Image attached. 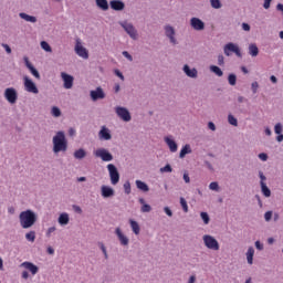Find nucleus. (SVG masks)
<instances>
[{
  "instance_id": "nucleus-40",
  "label": "nucleus",
  "mask_w": 283,
  "mask_h": 283,
  "mask_svg": "<svg viewBox=\"0 0 283 283\" xmlns=\"http://www.w3.org/2000/svg\"><path fill=\"white\" fill-rule=\"evenodd\" d=\"M237 81H238V77L235 76V74H230L229 76H228V83H229V85H235V83H237Z\"/></svg>"
},
{
  "instance_id": "nucleus-56",
  "label": "nucleus",
  "mask_w": 283,
  "mask_h": 283,
  "mask_svg": "<svg viewBox=\"0 0 283 283\" xmlns=\"http://www.w3.org/2000/svg\"><path fill=\"white\" fill-rule=\"evenodd\" d=\"M271 1H273V0H264L263 8L265 10H269V8H271Z\"/></svg>"
},
{
  "instance_id": "nucleus-8",
  "label": "nucleus",
  "mask_w": 283,
  "mask_h": 283,
  "mask_svg": "<svg viewBox=\"0 0 283 283\" xmlns=\"http://www.w3.org/2000/svg\"><path fill=\"white\" fill-rule=\"evenodd\" d=\"M223 52L226 56H231V52H233L238 56H242V53L240 52V48L231 42L224 45Z\"/></svg>"
},
{
  "instance_id": "nucleus-51",
  "label": "nucleus",
  "mask_w": 283,
  "mask_h": 283,
  "mask_svg": "<svg viewBox=\"0 0 283 283\" xmlns=\"http://www.w3.org/2000/svg\"><path fill=\"white\" fill-rule=\"evenodd\" d=\"M54 231H56V227L49 228L46 231V238H50V235H52V233H54Z\"/></svg>"
},
{
  "instance_id": "nucleus-54",
  "label": "nucleus",
  "mask_w": 283,
  "mask_h": 283,
  "mask_svg": "<svg viewBox=\"0 0 283 283\" xmlns=\"http://www.w3.org/2000/svg\"><path fill=\"white\" fill-rule=\"evenodd\" d=\"M264 218H265V221L269 222V220H271V218H273V212H271V211L265 212Z\"/></svg>"
},
{
  "instance_id": "nucleus-57",
  "label": "nucleus",
  "mask_w": 283,
  "mask_h": 283,
  "mask_svg": "<svg viewBox=\"0 0 283 283\" xmlns=\"http://www.w3.org/2000/svg\"><path fill=\"white\" fill-rule=\"evenodd\" d=\"M164 211H165L166 214L169 216V218H171V216H174V212H171V209H169V207H165Z\"/></svg>"
},
{
  "instance_id": "nucleus-26",
  "label": "nucleus",
  "mask_w": 283,
  "mask_h": 283,
  "mask_svg": "<svg viewBox=\"0 0 283 283\" xmlns=\"http://www.w3.org/2000/svg\"><path fill=\"white\" fill-rule=\"evenodd\" d=\"M129 223H130V228L133 230V233H135V235H138L140 233V226L138 224V222L130 219Z\"/></svg>"
},
{
  "instance_id": "nucleus-31",
  "label": "nucleus",
  "mask_w": 283,
  "mask_h": 283,
  "mask_svg": "<svg viewBox=\"0 0 283 283\" xmlns=\"http://www.w3.org/2000/svg\"><path fill=\"white\" fill-rule=\"evenodd\" d=\"M139 202L142 206V213H149V211H151V206L145 203V199L140 198Z\"/></svg>"
},
{
  "instance_id": "nucleus-15",
  "label": "nucleus",
  "mask_w": 283,
  "mask_h": 283,
  "mask_svg": "<svg viewBox=\"0 0 283 283\" xmlns=\"http://www.w3.org/2000/svg\"><path fill=\"white\" fill-rule=\"evenodd\" d=\"M23 61L28 70H30L31 74L36 78H41V74H39V71L36 69H34V65H32V63L30 62V59L28 56H24Z\"/></svg>"
},
{
  "instance_id": "nucleus-25",
  "label": "nucleus",
  "mask_w": 283,
  "mask_h": 283,
  "mask_svg": "<svg viewBox=\"0 0 283 283\" xmlns=\"http://www.w3.org/2000/svg\"><path fill=\"white\" fill-rule=\"evenodd\" d=\"M85 156H87V153L83 148H80L74 151V158H76V160H83Z\"/></svg>"
},
{
  "instance_id": "nucleus-28",
  "label": "nucleus",
  "mask_w": 283,
  "mask_h": 283,
  "mask_svg": "<svg viewBox=\"0 0 283 283\" xmlns=\"http://www.w3.org/2000/svg\"><path fill=\"white\" fill-rule=\"evenodd\" d=\"M258 54H260V49H258V45L250 44L249 45V55L250 56H258Z\"/></svg>"
},
{
  "instance_id": "nucleus-21",
  "label": "nucleus",
  "mask_w": 283,
  "mask_h": 283,
  "mask_svg": "<svg viewBox=\"0 0 283 283\" xmlns=\"http://www.w3.org/2000/svg\"><path fill=\"white\" fill-rule=\"evenodd\" d=\"M165 30H166V36H168L170 42H172L174 45H176V38H175L176 31L171 27H166Z\"/></svg>"
},
{
  "instance_id": "nucleus-59",
  "label": "nucleus",
  "mask_w": 283,
  "mask_h": 283,
  "mask_svg": "<svg viewBox=\"0 0 283 283\" xmlns=\"http://www.w3.org/2000/svg\"><path fill=\"white\" fill-rule=\"evenodd\" d=\"M123 56H125L126 59H128V61H133L132 54H129V52L124 51L123 52Z\"/></svg>"
},
{
  "instance_id": "nucleus-52",
  "label": "nucleus",
  "mask_w": 283,
  "mask_h": 283,
  "mask_svg": "<svg viewBox=\"0 0 283 283\" xmlns=\"http://www.w3.org/2000/svg\"><path fill=\"white\" fill-rule=\"evenodd\" d=\"M2 48L6 50L7 54H12V49L10 45L2 43Z\"/></svg>"
},
{
  "instance_id": "nucleus-16",
  "label": "nucleus",
  "mask_w": 283,
  "mask_h": 283,
  "mask_svg": "<svg viewBox=\"0 0 283 283\" xmlns=\"http://www.w3.org/2000/svg\"><path fill=\"white\" fill-rule=\"evenodd\" d=\"M98 137L101 140H112V133H109V128L102 126Z\"/></svg>"
},
{
  "instance_id": "nucleus-61",
  "label": "nucleus",
  "mask_w": 283,
  "mask_h": 283,
  "mask_svg": "<svg viewBox=\"0 0 283 283\" xmlns=\"http://www.w3.org/2000/svg\"><path fill=\"white\" fill-rule=\"evenodd\" d=\"M184 180L187 184L191 182V179L189 178V174H187V172L184 174Z\"/></svg>"
},
{
  "instance_id": "nucleus-4",
  "label": "nucleus",
  "mask_w": 283,
  "mask_h": 283,
  "mask_svg": "<svg viewBox=\"0 0 283 283\" xmlns=\"http://www.w3.org/2000/svg\"><path fill=\"white\" fill-rule=\"evenodd\" d=\"M94 156H96V158H101L104 163H112V160H114L112 153L105 148H98L95 150Z\"/></svg>"
},
{
  "instance_id": "nucleus-6",
  "label": "nucleus",
  "mask_w": 283,
  "mask_h": 283,
  "mask_svg": "<svg viewBox=\"0 0 283 283\" xmlns=\"http://www.w3.org/2000/svg\"><path fill=\"white\" fill-rule=\"evenodd\" d=\"M4 98L10 103L11 105H14L19 98V94L17 93V90L14 87L6 88L4 91Z\"/></svg>"
},
{
  "instance_id": "nucleus-7",
  "label": "nucleus",
  "mask_w": 283,
  "mask_h": 283,
  "mask_svg": "<svg viewBox=\"0 0 283 283\" xmlns=\"http://www.w3.org/2000/svg\"><path fill=\"white\" fill-rule=\"evenodd\" d=\"M120 25L122 28H124L125 32H127V34L130 36V39H134V41L138 39V31H136V28H134L132 23L125 21L122 22Z\"/></svg>"
},
{
  "instance_id": "nucleus-30",
  "label": "nucleus",
  "mask_w": 283,
  "mask_h": 283,
  "mask_svg": "<svg viewBox=\"0 0 283 283\" xmlns=\"http://www.w3.org/2000/svg\"><path fill=\"white\" fill-rule=\"evenodd\" d=\"M136 187L140 191H145V192L149 191V186H147V184H145V181L136 180Z\"/></svg>"
},
{
  "instance_id": "nucleus-43",
  "label": "nucleus",
  "mask_w": 283,
  "mask_h": 283,
  "mask_svg": "<svg viewBox=\"0 0 283 283\" xmlns=\"http://www.w3.org/2000/svg\"><path fill=\"white\" fill-rule=\"evenodd\" d=\"M200 216H201V219L203 220V224H209V222H210V218H209V213H207V212H201L200 213Z\"/></svg>"
},
{
  "instance_id": "nucleus-29",
  "label": "nucleus",
  "mask_w": 283,
  "mask_h": 283,
  "mask_svg": "<svg viewBox=\"0 0 283 283\" xmlns=\"http://www.w3.org/2000/svg\"><path fill=\"white\" fill-rule=\"evenodd\" d=\"M253 255H255V250L250 247L247 252L248 264H253Z\"/></svg>"
},
{
  "instance_id": "nucleus-35",
  "label": "nucleus",
  "mask_w": 283,
  "mask_h": 283,
  "mask_svg": "<svg viewBox=\"0 0 283 283\" xmlns=\"http://www.w3.org/2000/svg\"><path fill=\"white\" fill-rule=\"evenodd\" d=\"M210 72H213V74H216V76H223V74H224L222 72V70L217 65H211L210 66Z\"/></svg>"
},
{
  "instance_id": "nucleus-19",
  "label": "nucleus",
  "mask_w": 283,
  "mask_h": 283,
  "mask_svg": "<svg viewBox=\"0 0 283 283\" xmlns=\"http://www.w3.org/2000/svg\"><path fill=\"white\" fill-rule=\"evenodd\" d=\"M111 8L116 11L125 10V3L120 0H113L111 1Z\"/></svg>"
},
{
  "instance_id": "nucleus-34",
  "label": "nucleus",
  "mask_w": 283,
  "mask_h": 283,
  "mask_svg": "<svg viewBox=\"0 0 283 283\" xmlns=\"http://www.w3.org/2000/svg\"><path fill=\"white\" fill-rule=\"evenodd\" d=\"M59 222L60 224H69L70 222V216L67 213H62L60 217H59Z\"/></svg>"
},
{
  "instance_id": "nucleus-22",
  "label": "nucleus",
  "mask_w": 283,
  "mask_h": 283,
  "mask_svg": "<svg viewBox=\"0 0 283 283\" xmlns=\"http://www.w3.org/2000/svg\"><path fill=\"white\" fill-rule=\"evenodd\" d=\"M103 198H112L114 196V190L109 186H102Z\"/></svg>"
},
{
  "instance_id": "nucleus-64",
  "label": "nucleus",
  "mask_w": 283,
  "mask_h": 283,
  "mask_svg": "<svg viewBox=\"0 0 283 283\" xmlns=\"http://www.w3.org/2000/svg\"><path fill=\"white\" fill-rule=\"evenodd\" d=\"M255 247H256V249H259V251H262L264 249V247L262 244H260V241L255 242Z\"/></svg>"
},
{
  "instance_id": "nucleus-38",
  "label": "nucleus",
  "mask_w": 283,
  "mask_h": 283,
  "mask_svg": "<svg viewBox=\"0 0 283 283\" xmlns=\"http://www.w3.org/2000/svg\"><path fill=\"white\" fill-rule=\"evenodd\" d=\"M180 205H181V207L184 209V212L188 213L189 212V206L187 205V200H185L184 197L180 198Z\"/></svg>"
},
{
  "instance_id": "nucleus-42",
  "label": "nucleus",
  "mask_w": 283,
  "mask_h": 283,
  "mask_svg": "<svg viewBox=\"0 0 283 283\" xmlns=\"http://www.w3.org/2000/svg\"><path fill=\"white\" fill-rule=\"evenodd\" d=\"M41 48L44 50V52H52V46H50V44L45 41L41 42Z\"/></svg>"
},
{
  "instance_id": "nucleus-24",
  "label": "nucleus",
  "mask_w": 283,
  "mask_h": 283,
  "mask_svg": "<svg viewBox=\"0 0 283 283\" xmlns=\"http://www.w3.org/2000/svg\"><path fill=\"white\" fill-rule=\"evenodd\" d=\"M20 19H23L24 21H28L29 23H36V17L29 15L28 13L21 12L19 14Z\"/></svg>"
},
{
  "instance_id": "nucleus-1",
  "label": "nucleus",
  "mask_w": 283,
  "mask_h": 283,
  "mask_svg": "<svg viewBox=\"0 0 283 283\" xmlns=\"http://www.w3.org/2000/svg\"><path fill=\"white\" fill-rule=\"evenodd\" d=\"M19 220L22 229H30L36 224V213H34L32 210L22 211L19 214Z\"/></svg>"
},
{
  "instance_id": "nucleus-46",
  "label": "nucleus",
  "mask_w": 283,
  "mask_h": 283,
  "mask_svg": "<svg viewBox=\"0 0 283 283\" xmlns=\"http://www.w3.org/2000/svg\"><path fill=\"white\" fill-rule=\"evenodd\" d=\"M209 189H211V191H218V190L220 189V186L218 185V182L212 181V182L209 185Z\"/></svg>"
},
{
  "instance_id": "nucleus-53",
  "label": "nucleus",
  "mask_w": 283,
  "mask_h": 283,
  "mask_svg": "<svg viewBox=\"0 0 283 283\" xmlns=\"http://www.w3.org/2000/svg\"><path fill=\"white\" fill-rule=\"evenodd\" d=\"M242 30H244V32H250L251 31V25H249V23L243 22L242 23Z\"/></svg>"
},
{
  "instance_id": "nucleus-11",
  "label": "nucleus",
  "mask_w": 283,
  "mask_h": 283,
  "mask_svg": "<svg viewBox=\"0 0 283 283\" xmlns=\"http://www.w3.org/2000/svg\"><path fill=\"white\" fill-rule=\"evenodd\" d=\"M61 78L64 83V88L65 90H72V87H74V76L65 73V72H62L61 73Z\"/></svg>"
},
{
  "instance_id": "nucleus-44",
  "label": "nucleus",
  "mask_w": 283,
  "mask_h": 283,
  "mask_svg": "<svg viewBox=\"0 0 283 283\" xmlns=\"http://www.w3.org/2000/svg\"><path fill=\"white\" fill-rule=\"evenodd\" d=\"M228 122L230 125H233V127H238V119L233 117V115L228 116Z\"/></svg>"
},
{
  "instance_id": "nucleus-32",
  "label": "nucleus",
  "mask_w": 283,
  "mask_h": 283,
  "mask_svg": "<svg viewBox=\"0 0 283 283\" xmlns=\"http://www.w3.org/2000/svg\"><path fill=\"white\" fill-rule=\"evenodd\" d=\"M261 189H262V193H263V196H265V198H271V189H269V187H266V184L264 181H261Z\"/></svg>"
},
{
  "instance_id": "nucleus-39",
  "label": "nucleus",
  "mask_w": 283,
  "mask_h": 283,
  "mask_svg": "<svg viewBox=\"0 0 283 283\" xmlns=\"http://www.w3.org/2000/svg\"><path fill=\"white\" fill-rule=\"evenodd\" d=\"M52 116H54L55 118H59V116H61V108L53 106L52 111H51Z\"/></svg>"
},
{
  "instance_id": "nucleus-2",
  "label": "nucleus",
  "mask_w": 283,
  "mask_h": 283,
  "mask_svg": "<svg viewBox=\"0 0 283 283\" xmlns=\"http://www.w3.org/2000/svg\"><path fill=\"white\" fill-rule=\"evenodd\" d=\"M53 151L54 154L67 151V139H65V133L57 132L53 137Z\"/></svg>"
},
{
  "instance_id": "nucleus-49",
  "label": "nucleus",
  "mask_w": 283,
  "mask_h": 283,
  "mask_svg": "<svg viewBox=\"0 0 283 283\" xmlns=\"http://www.w3.org/2000/svg\"><path fill=\"white\" fill-rule=\"evenodd\" d=\"M274 132H275V134H282V124H276L275 126H274Z\"/></svg>"
},
{
  "instance_id": "nucleus-62",
  "label": "nucleus",
  "mask_w": 283,
  "mask_h": 283,
  "mask_svg": "<svg viewBox=\"0 0 283 283\" xmlns=\"http://www.w3.org/2000/svg\"><path fill=\"white\" fill-rule=\"evenodd\" d=\"M69 136H76V129L70 128L69 129Z\"/></svg>"
},
{
  "instance_id": "nucleus-60",
  "label": "nucleus",
  "mask_w": 283,
  "mask_h": 283,
  "mask_svg": "<svg viewBox=\"0 0 283 283\" xmlns=\"http://www.w3.org/2000/svg\"><path fill=\"white\" fill-rule=\"evenodd\" d=\"M208 127L211 129V132H216V124H213V122H209Z\"/></svg>"
},
{
  "instance_id": "nucleus-3",
  "label": "nucleus",
  "mask_w": 283,
  "mask_h": 283,
  "mask_svg": "<svg viewBox=\"0 0 283 283\" xmlns=\"http://www.w3.org/2000/svg\"><path fill=\"white\" fill-rule=\"evenodd\" d=\"M203 244L207 247V249H210L211 251H220V243L216 238L211 237L210 234L203 235Z\"/></svg>"
},
{
  "instance_id": "nucleus-48",
  "label": "nucleus",
  "mask_w": 283,
  "mask_h": 283,
  "mask_svg": "<svg viewBox=\"0 0 283 283\" xmlns=\"http://www.w3.org/2000/svg\"><path fill=\"white\" fill-rule=\"evenodd\" d=\"M259 158L260 160H263V163H266V160H269V155H266L265 153H261L259 154Z\"/></svg>"
},
{
  "instance_id": "nucleus-12",
  "label": "nucleus",
  "mask_w": 283,
  "mask_h": 283,
  "mask_svg": "<svg viewBox=\"0 0 283 283\" xmlns=\"http://www.w3.org/2000/svg\"><path fill=\"white\" fill-rule=\"evenodd\" d=\"M24 87L30 94H39L36 84H34V82H32L28 76H24Z\"/></svg>"
},
{
  "instance_id": "nucleus-13",
  "label": "nucleus",
  "mask_w": 283,
  "mask_h": 283,
  "mask_svg": "<svg viewBox=\"0 0 283 283\" xmlns=\"http://www.w3.org/2000/svg\"><path fill=\"white\" fill-rule=\"evenodd\" d=\"M20 266H22V269H25L27 271H30L32 275H36V273H39V266H36L32 262L24 261L23 263H21Z\"/></svg>"
},
{
  "instance_id": "nucleus-17",
  "label": "nucleus",
  "mask_w": 283,
  "mask_h": 283,
  "mask_svg": "<svg viewBox=\"0 0 283 283\" xmlns=\"http://www.w3.org/2000/svg\"><path fill=\"white\" fill-rule=\"evenodd\" d=\"M115 233L123 247H127V244H129V239L125 234H123L120 228H116Z\"/></svg>"
},
{
  "instance_id": "nucleus-20",
  "label": "nucleus",
  "mask_w": 283,
  "mask_h": 283,
  "mask_svg": "<svg viewBox=\"0 0 283 283\" xmlns=\"http://www.w3.org/2000/svg\"><path fill=\"white\" fill-rule=\"evenodd\" d=\"M184 72L190 78H197L198 77V71L196 69H190L189 65H187V64L184 66Z\"/></svg>"
},
{
  "instance_id": "nucleus-33",
  "label": "nucleus",
  "mask_w": 283,
  "mask_h": 283,
  "mask_svg": "<svg viewBox=\"0 0 283 283\" xmlns=\"http://www.w3.org/2000/svg\"><path fill=\"white\" fill-rule=\"evenodd\" d=\"M187 154H191V146H189V145H186L185 147L181 148L179 157L185 158V156H187Z\"/></svg>"
},
{
  "instance_id": "nucleus-37",
  "label": "nucleus",
  "mask_w": 283,
  "mask_h": 283,
  "mask_svg": "<svg viewBox=\"0 0 283 283\" xmlns=\"http://www.w3.org/2000/svg\"><path fill=\"white\" fill-rule=\"evenodd\" d=\"M210 6L214 10H220V8H222V2H220V0H210Z\"/></svg>"
},
{
  "instance_id": "nucleus-58",
  "label": "nucleus",
  "mask_w": 283,
  "mask_h": 283,
  "mask_svg": "<svg viewBox=\"0 0 283 283\" xmlns=\"http://www.w3.org/2000/svg\"><path fill=\"white\" fill-rule=\"evenodd\" d=\"M115 74L116 76H118V78H120V81H125V76L123 75V73H120V71L115 70Z\"/></svg>"
},
{
  "instance_id": "nucleus-55",
  "label": "nucleus",
  "mask_w": 283,
  "mask_h": 283,
  "mask_svg": "<svg viewBox=\"0 0 283 283\" xmlns=\"http://www.w3.org/2000/svg\"><path fill=\"white\" fill-rule=\"evenodd\" d=\"M218 65H224V55H218Z\"/></svg>"
},
{
  "instance_id": "nucleus-27",
  "label": "nucleus",
  "mask_w": 283,
  "mask_h": 283,
  "mask_svg": "<svg viewBox=\"0 0 283 283\" xmlns=\"http://www.w3.org/2000/svg\"><path fill=\"white\" fill-rule=\"evenodd\" d=\"M97 8H101V10L107 11L109 10V4L107 3V0H95Z\"/></svg>"
},
{
  "instance_id": "nucleus-45",
  "label": "nucleus",
  "mask_w": 283,
  "mask_h": 283,
  "mask_svg": "<svg viewBox=\"0 0 283 283\" xmlns=\"http://www.w3.org/2000/svg\"><path fill=\"white\" fill-rule=\"evenodd\" d=\"M124 190H125V193H127V196H129V193H132V184H129V181H126L124 184Z\"/></svg>"
},
{
  "instance_id": "nucleus-63",
  "label": "nucleus",
  "mask_w": 283,
  "mask_h": 283,
  "mask_svg": "<svg viewBox=\"0 0 283 283\" xmlns=\"http://www.w3.org/2000/svg\"><path fill=\"white\" fill-rule=\"evenodd\" d=\"M28 277H30V274L28 273V271H23L22 272V279L28 280Z\"/></svg>"
},
{
  "instance_id": "nucleus-47",
  "label": "nucleus",
  "mask_w": 283,
  "mask_h": 283,
  "mask_svg": "<svg viewBox=\"0 0 283 283\" xmlns=\"http://www.w3.org/2000/svg\"><path fill=\"white\" fill-rule=\"evenodd\" d=\"M99 247H101L102 252H103V254L105 256V260H107V258H109V256L107 255V249L105 248V244L99 243Z\"/></svg>"
},
{
  "instance_id": "nucleus-36",
  "label": "nucleus",
  "mask_w": 283,
  "mask_h": 283,
  "mask_svg": "<svg viewBox=\"0 0 283 283\" xmlns=\"http://www.w3.org/2000/svg\"><path fill=\"white\" fill-rule=\"evenodd\" d=\"M25 240L28 242H34L36 240V232L35 231H30L25 234Z\"/></svg>"
},
{
  "instance_id": "nucleus-14",
  "label": "nucleus",
  "mask_w": 283,
  "mask_h": 283,
  "mask_svg": "<svg viewBox=\"0 0 283 283\" xmlns=\"http://www.w3.org/2000/svg\"><path fill=\"white\" fill-rule=\"evenodd\" d=\"M190 25L193 30H197L198 32H200L201 30H205V22H202L200 18L190 19Z\"/></svg>"
},
{
  "instance_id": "nucleus-10",
  "label": "nucleus",
  "mask_w": 283,
  "mask_h": 283,
  "mask_svg": "<svg viewBox=\"0 0 283 283\" xmlns=\"http://www.w3.org/2000/svg\"><path fill=\"white\" fill-rule=\"evenodd\" d=\"M75 53L77 56H81V59H90V52H87V49L84 48L80 40H76Z\"/></svg>"
},
{
  "instance_id": "nucleus-5",
  "label": "nucleus",
  "mask_w": 283,
  "mask_h": 283,
  "mask_svg": "<svg viewBox=\"0 0 283 283\" xmlns=\"http://www.w3.org/2000/svg\"><path fill=\"white\" fill-rule=\"evenodd\" d=\"M107 169L112 185H118L120 180V174H118V168H116L114 164H108Z\"/></svg>"
},
{
  "instance_id": "nucleus-41",
  "label": "nucleus",
  "mask_w": 283,
  "mask_h": 283,
  "mask_svg": "<svg viewBox=\"0 0 283 283\" xmlns=\"http://www.w3.org/2000/svg\"><path fill=\"white\" fill-rule=\"evenodd\" d=\"M174 169L171 168V165L167 164L165 167L160 168L161 174H171Z\"/></svg>"
},
{
  "instance_id": "nucleus-23",
  "label": "nucleus",
  "mask_w": 283,
  "mask_h": 283,
  "mask_svg": "<svg viewBox=\"0 0 283 283\" xmlns=\"http://www.w3.org/2000/svg\"><path fill=\"white\" fill-rule=\"evenodd\" d=\"M165 140H166V144L168 145L170 151H172V153L178 151V144H176V142L174 139L166 137Z\"/></svg>"
},
{
  "instance_id": "nucleus-50",
  "label": "nucleus",
  "mask_w": 283,
  "mask_h": 283,
  "mask_svg": "<svg viewBox=\"0 0 283 283\" xmlns=\"http://www.w3.org/2000/svg\"><path fill=\"white\" fill-rule=\"evenodd\" d=\"M258 87H260V84L258 82L252 83V92L253 94H258Z\"/></svg>"
},
{
  "instance_id": "nucleus-9",
  "label": "nucleus",
  "mask_w": 283,
  "mask_h": 283,
  "mask_svg": "<svg viewBox=\"0 0 283 283\" xmlns=\"http://www.w3.org/2000/svg\"><path fill=\"white\" fill-rule=\"evenodd\" d=\"M115 112L117 116L122 118V120H124L125 123H129V120H132V115L129 114V111H127V108L117 106L115 108Z\"/></svg>"
},
{
  "instance_id": "nucleus-18",
  "label": "nucleus",
  "mask_w": 283,
  "mask_h": 283,
  "mask_svg": "<svg viewBox=\"0 0 283 283\" xmlns=\"http://www.w3.org/2000/svg\"><path fill=\"white\" fill-rule=\"evenodd\" d=\"M92 101H98L99 98H105V92L103 88L97 87L95 91H91Z\"/></svg>"
}]
</instances>
